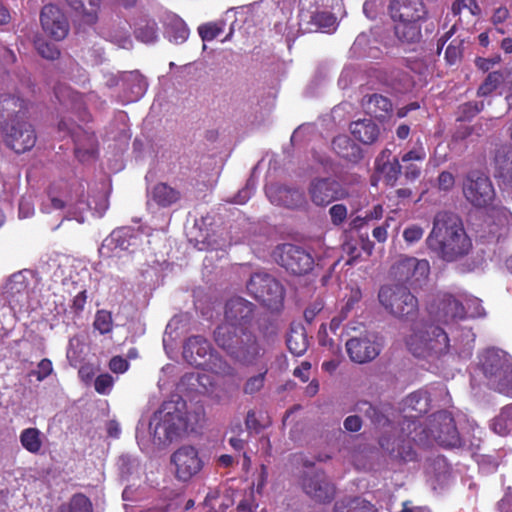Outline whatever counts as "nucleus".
Segmentation results:
<instances>
[{"label":"nucleus","mask_w":512,"mask_h":512,"mask_svg":"<svg viewBox=\"0 0 512 512\" xmlns=\"http://www.w3.org/2000/svg\"><path fill=\"white\" fill-rule=\"evenodd\" d=\"M463 337H464V344L463 348L458 349L455 346L456 352L462 356V357H468L471 355L472 348H473V342L475 340V335L471 332L469 329L463 330Z\"/></svg>","instance_id":"50"},{"label":"nucleus","mask_w":512,"mask_h":512,"mask_svg":"<svg viewBox=\"0 0 512 512\" xmlns=\"http://www.w3.org/2000/svg\"><path fill=\"white\" fill-rule=\"evenodd\" d=\"M360 298H361L360 290L359 289H352L350 291V295H349L348 299L346 300V303L343 306L342 310H344L345 313H347L348 311H350L352 309L354 304L357 303L360 300Z\"/></svg>","instance_id":"62"},{"label":"nucleus","mask_w":512,"mask_h":512,"mask_svg":"<svg viewBox=\"0 0 512 512\" xmlns=\"http://www.w3.org/2000/svg\"><path fill=\"white\" fill-rule=\"evenodd\" d=\"M123 82L127 89V101L133 102L139 100L147 90L145 78L137 71L123 74Z\"/></svg>","instance_id":"29"},{"label":"nucleus","mask_w":512,"mask_h":512,"mask_svg":"<svg viewBox=\"0 0 512 512\" xmlns=\"http://www.w3.org/2000/svg\"><path fill=\"white\" fill-rule=\"evenodd\" d=\"M37 50L39 54L46 58V59H55L59 55V51L56 48L55 45L44 43V42H38L37 43Z\"/></svg>","instance_id":"56"},{"label":"nucleus","mask_w":512,"mask_h":512,"mask_svg":"<svg viewBox=\"0 0 512 512\" xmlns=\"http://www.w3.org/2000/svg\"><path fill=\"white\" fill-rule=\"evenodd\" d=\"M287 347L295 356L303 355L308 348V340L303 328L292 329L287 337Z\"/></svg>","instance_id":"35"},{"label":"nucleus","mask_w":512,"mask_h":512,"mask_svg":"<svg viewBox=\"0 0 512 512\" xmlns=\"http://www.w3.org/2000/svg\"><path fill=\"white\" fill-rule=\"evenodd\" d=\"M344 427L351 432H357L361 428V419L358 416H349L344 421Z\"/></svg>","instance_id":"63"},{"label":"nucleus","mask_w":512,"mask_h":512,"mask_svg":"<svg viewBox=\"0 0 512 512\" xmlns=\"http://www.w3.org/2000/svg\"><path fill=\"white\" fill-rule=\"evenodd\" d=\"M430 401V395L426 390L411 393L406 398V409L414 411L416 414L407 412L403 422V431H406L408 437L419 445L437 443L444 447H456L460 443L459 434L454 420L448 412L441 411L432 415L425 426L415 420L418 415L428 411Z\"/></svg>","instance_id":"1"},{"label":"nucleus","mask_w":512,"mask_h":512,"mask_svg":"<svg viewBox=\"0 0 512 512\" xmlns=\"http://www.w3.org/2000/svg\"><path fill=\"white\" fill-rule=\"evenodd\" d=\"M137 38L144 43H153L157 39V29L155 23H148L137 31Z\"/></svg>","instance_id":"46"},{"label":"nucleus","mask_w":512,"mask_h":512,"mask_svg":"<svg viewBox=\"0 0 512 512\" xmlns=\"http://www.w3.org/2000/svg\"><path fill=\"white\" fill-rule=\"evenodd\" d=\"M53 371L52 362L49 359H42L35 371L32 372L38 381H43Z\"/></svg>","instance_id":"53"},{"label":"nucleus","mask_w":512,"mask_h":512,"mask_svg":"<svg viewBox=\"0 0 512 512\" xmlns=\"http://www.w3.org/2000/svg\"><path fill=\"white\" fill-rule=\"evenodd\" d=\"M129 363L126 359L116 356L110 360L109 368L114 373H124L128 370Z\"/></svg>","instance_id":"59"},{"label":"nucleus","mask_w":512,"mask_h":512,"mask_svg":"<svg viewBox=\"0 0 512 512\" xmlns=\"http://www.w3.org/2000/svg\"><path fill=\"white\" fill-rule=\"evenodd\" d=\"M482 370L499 392L512 395V358L501 349H487L481 356Z\"/></svg>","instance_id":"9"},{"label":"nucleus","mask_w":512,"mask_h":512,"mask_svg":"<svg viewBox=\"0 0 512 512\" xmlns=\"http://www.w3.org/2000/svg\"><path fill=\"white\" fill-rule=\"evenodd\" d=\"M275 261L293 274L309 272L313 266V258L301 247L284 244L274 251Z\"/></svg>","instance_id":"18"},{"label":"nucleus","mask_w":512,"mask_h":512,"mask_svg":"<svg viewBox=\"0 0 512 512\" xmlns=\"http://www.w3.org/2000/svg\"><path fill=\"white\" fill-rule=\"evenodd\" d=\"M180 199V193L173 187L165 184L158 183L155 185L150 194L148 204L154 202L160 207H168L176 203Z\"/></svg>","instance_id":"28"},{"label":"nucleus","mask_w":512,"mask_h":512,"mask_svg":"<svg viewBox=\"0 0 512 512\" xmlns=\"http://www.w3.org/2000/svg\"><path fill=\"white\" fill-rule=\"evenodd\" d=\"M365 110L376 118H383L392 109L390 100L381 95H371L363 99Z\"/></svg>","instance_id":"33"},{"label":"nucleus","mask_w":512,"mask_h":512,"mask_svg":"<svg viewBox=\"0 0 512 512\" xmlns=\"http://www.w3.org/2000/svg\"><path fill=\"white\" fill-rule=\"evenodd\" d=\"M496 176L508 187H512V148L499 149L495 156Z\"/></svg>","instance_id":"26"},{"label":"nucleus","mask_w":512,"mask_h":512,"mask_svg":"<svg viewBox=\"0 0 512 512\" xmlns=\"http://www.w3.org/2000/svg\"><path fill=\"white\" fill-rule=\"evenodd\" d=\"M381 305L395 317H409L416 314L417 298L403 286H383L378 294Z\"/></svg>","instance_id":"12"},{"label":"nucleus","mask_w":512,"mask_h":512,"mask_svg":"<svg viewBox=\"0 0 512 512\" xmlns=\"http://www.w3.org/2000/svg\"><path fill=\"white\" fill-rule=\"evenodd\" d=\"M376 170L388 184L393 185L401 173L402 166L399 160L393 157L392 161L381 164Z\"/></svg>","instance_id":"39"},{"label":"nucleus","mask_w":512,"mask_h":512,"mask_svg":"<svg viewBox=\"0 0 512 512\" xmlns=\"http://www.w3.org/2000/svg\"><path fill=\"white\" fill-rule=\"evenodd\" d=\"M141 241L140 233L135 229L122 227L114 230L103 240L99 254L103 259H121L134 252Z\"/></svg>","instance_id":"11"},{"label":"nucleus","mask_w":512,"mask_h":512,"mask_svg":"<svg viewBox=\"0 0 512 512\" xmlns=\"http://www.w3.org/2000/svg\"><path fill=\"white\" fill-rule=\"evenodd\" d=\"M350 131L357 140L364 144L373 143L379 136V128L371 118L352 122Z\"/></svg>","instance_id":"27"},{"label":"nucleus","mask_w":512,"mask_h":512,"mask_svg":"<svg viewBox=\"0 0 512 512\" xmlns=\"http://www.w3.org/2000/svg\"><path fill=\"white\" fill-rule=\"evenodd\" d=\"M57 98L62 102H71L72 104H76L78 99L80 98L79 94L72 91L68 87H59L55 92Z\"/></svg>","instance_id":"55"},{"label":"nucleus","mask_w":512,"mask_h":512,"mask_svg":"<svg viewBox=\"0 0 512 512\" xmlns=\"http://www.w3.org/2000/svg\"><path fill=\"white\" fill-rule=\"evenodd\" d=\"M430 250L441 259L452 262L460 259L472 248L460 219L451 213H438L433 228L426 239Z\"/></svg>","instance_id":"3"},{"label":"nucleus","mask_w":512,"mask_h":512,"mask_svg":"<svg viewBox=\"0 0 512 512\" xmlns=\"http://www.w3.org/2000/svg\"><path fill=\"white\" fill-rule=\"evenodd\" d=\"M166 34L170 42L181 44L187 40L189 29L182 19L172 16L167 24Z\"/></svg>","instance_id":"34"},{"label":"nucleus","mask_w":512,"mask_h":512,"mask_svg":"<svg viewBox=\"0 0 512 512\" xmlns=\"http://www.w3.org/2000/svg\"><path fill=\"white\" fill-rule=\"evenodd\" d=\"M66 3L79 13L86 23L93 24L97 20L100 0H65Z\"/></svg>","instance_id":"31"},{"label":"nucleus","mask_w":512,"mask_h":512,"mask_svg":"<svg viewBox=\"0 0 512 512\" xmlns=\"http://www.w3.org/2000/svg\"><path fill=\"white\" fill-rule=\"evenodd\" d=\"M303 489L309 497L319 503L330 502L335 492L333 485L327 481L323 473L305 477Z\"/></svg>","instance_id":"24"},{"label":"nucleus","mask_w":512,"mask_h":512,"mask_svg":"<svg viewBox=\"0 0 512 512\" xmlns=\"http://www.w3.org/2000/svg\"><path fill=\"white\" fill-rule=\"evenodd\" d=\"M335 512H376L373 505L361 498L338 502Z\"/></svg>","instance_id":"38"},{"label":"nucleus","mask_w":512,"mask_h":512,"mask_svg":"<svg viewBox=\"0 0 512 512\" xmlns=\"http://www.w3.org/2000/svg\"><path fill=\"white\" fill-rule=\"evenodd\" d=\"M455 184V179L452 173L443 171L438 177V187L440 190L448 191Z\"/></svg>","instance_id":"58"},{"label":"nucleus","mask_w":512,"mask_h":512,"mask_svg":"<svg viewBox=\"0 0 512 512\" xmlns=\"http://www.w3.org/2000/svg\"><path fill=\"white\" fill-rule=\"evenodd\" d=\"M252 314V304L241 297L230 299L225 308V322L218 326L214 335L215 341L220 347H230L226 337L232 333L248 329V323Z\"/></svg>","instance_id":"10"},{"label":"nucleus","mask_w":512,"mask_h":512,"mask_svg":"<svg viewBox=\"0 0 512 512\" xmlns=\"http://www.w3.org/2000/svg\"><path fill=\"white\" fill-rule=\"evenodd\" d=\"M312 23L319 29L325 32H331L336 29L337 19L330 12L321 11L315 12L311 16Z\"/></svg>","instance_id":"40"},{"label":"nucleus","mask_w":512,"mask_h":512,"mask_svg":"<svg viewBox=\"0 0 512 512\" xmlns=\"http://www.w3.org/2000/svg\"><path fill=\"white\" fill-rule=\"evenodd\" d=\"M503 81L502 74L498 72L490 73L484 83L479 87L478 93L482 96L493 92Z\"/></svg>","instance_id":"43"},{"label":"nucleus","mask_w":512,"mask_h":512,"mask_svg":"<svg viewBox=\"0 0 512 512\" xmlns=\"http://www.w3.org/2000/svg\"><path fill=\"white\" fill-rule=\"evenodd\" d=\"M41 24L44 31L54 40H62L68 33L67 20L55 5L44 6L41 12Z\"/></svg>","instance_id":"22"},{"label":"nucleus","mask_w":512,"mask_h":512,"mask_svg":"<svg viewBox=\"0 0 512 512\" xmlns=\"http://www.w3.org/2000/svg\"><path fill=\"white\" fill-rule=\"evenodd\" d=\"M393 271L398 280L405 282L413 289H419L428 282L430 264L425 259L404 257L394 265Z\"/></svg>","instance_id":"15"},{"label":"nucleus","mask_w":512,"mask_h":512,"mask_svg":"<svg viewBox=\"0 0 512 512\" xmlns=\"http://www.w3.org/2000/svg\"><path fill=\"white\" fill-rule=\"evenodd\" d=\"M424 234V229L417 225L413 224L406 227L403 231V238L408 244H413L418 242Z\"/></svg>","instance_id":"48"},{"label":"nucleus","mask_w":512,"mask_h":512,"mask_svg":"<svg viewBox=\"0 0 512 512\" xmlns=\"http://www.w3.org/2000/svg\"><path fill=\"white\" fill-rule=\"evenodd\" d=\"M44 435L34 427H29L21 431L19 441L22 447L31 454H39L43 447Z\"/></svg>","instance_id":"32"},{"label":"nucleus","mask_w":512,"mask_h":512,"mask_svg":"<svg viewBox=\"0 0 512 512\" xmlns=\"http://www.w3.org/2000/svg\"><path fill=\"white\" fill-rule=\"evenodd\" d=\"M71 512H92V504L90 500L82 495H75L70 502Z\"/></svg>","instance_id":"45"},{"label":"nucleus","mask_w":512,"mask_h":512,"mask_svg":"<svg viewBox=\"0 0 512 512\" xmlns=\"http://www.w3.org/2000/svg\"><path fill=\"white\" fill-rule=\"evenodd\" d=\"M199 34L203 41H211L224 30L223 22L208 23L199 27Z\"/></svg>","instance_id":"42"},{"label":"nucleus","mask_w":512,"mask_h":512,"mask_svg":"<svg viewBox=\"0 0 512 512\" xmlns=\"http://www.w3.org/2000/svg\"><path fill=\"white\" fill-rule=\"evenodd\" d=\"M248 292L270 309H278L283 301L284 293L280 283L264 272H256L247 284Z\"/></svg>","instance_id":"13"},{"label":"nucleus","mask_w":512,"mask_h":512,"mask_svg":"<svg viewBox=\"0 0 512 512\" xmlns=\"http://www.w3.org/2000/svg\"><path fill=\"white\" fill-rule=\"evenodd\" d=\"M406 345L413 355L427 359L439 358L451 349L447 333L433 325L413 329L406 338Z\"/></svg>","instance_id":"6"},{"label":"nucleus","mask_w":512,"mask_h":512,"mask_svg":"<svg viewBox=\"0 0 512 512\" xmlns=\"http://www.w3.org/2000/svg\"><path fill=\"white\" fill-rule=\"evenodd\" d=\"M347 353L352 361L364 363L374 359L380 352V345L376 337L367 334L359 338H351L346 343Z\"/></svg>","instance_id":"21"},{"label":"nucleus","mask_w":512,"mask_h":512,"mask_svg":"<svg viewBox=\"0 0 512 512\" xmlns=\"http://www.w3.org/2000/svg\"><path fill=\"white\" fill-rule=\"evenodd\" d=\"M195 416L187 414L186 403L178 398L164 402L156 411L149 423V435H146V426L140 423L137 426L136 438L140 445H146L148 441L156 445H166L187 432Z\"/></svg>","instance_id":"2"},{"label":"nucleus","mask_w":512,"mask_h":512,"mask_svg":"<svg viewBox=\"0 0 512 512\" xmlns=\"http://www.w3.org/2000/svg\"><path fill=\"white\" fill-rule=\"evenodd\" d=\"M435 317L443 323H450L457 319L465 317V306L463 303L452 295L444 294L439 299Z\"/></svg>","instance_id":"25"},{"label":"nucleus","mask_w":512,"mask_h":512,"mask_svg":"<svg viewBox=\"0 0 512 512\" xmlns=\"http://www.w3.org/2000/svg\"><path fill=\"white\" fill-rule=\"evenodd\" d=\"M329 215L334 225H340L347 217V208L343 204H335L329 209Z\"/></svg>","instance_id":"51"},{"label":"nucleus","mask_w":512,"mask_h":512,"mask_svg":"<svg viewBox=\"0 0 512 512\" xmlns=\"http://www.w3.org/2000/svg\"><path fill=\"white\" fill-rule=\"evenodd\" d=\"M114 384V378L109 374L99 375L95 380V390L99 394H109Z\"/></svg>","instance_id":"47"},{"label":"nucleus","mask_w":512,"mask_h":512,"mask_svg":"<svg viewBox=\"0 0 512 512\" xmlns=\"http://www.w3.org/2000/svg\"><path fill=\"white\" fill-rule=\"evenodd\" d=\"M23 107L19 98L8 96L0 100V131L5 135L7 145L17 153L31 149L36 141L31 125L18 119L17 113Z\"/></svg>","instance_id":"4"},{"label":"nucleus","mask_w":512,"mask_h":512,"mask_svg":"<svg viewBox=\"0 0 512 512\" xmlns=\"http://www.w3.org/2000/svg\"><path fill=\"white\" fill-rule=\"evenodd\" d=\"M32 284H34L32 272L24 270L13 274L5 285V299L17 317L29 313L38 303L31 288Z\"/></svg>","instance_id":"8"},{"label":"nucleus","mask_w":512,"mask_h":512,"mask_svg":"<svg viewBox=\"0 0 512 512\" xmlns=\"http://www.w3.org/2000/svg\"><path fill=\"white\" fill-rule=\"evenodd\" d=\"M63 208H67L69 215H71L79 223H83L85 218L82 213L86 208L93 209L94 214H96L98 217H101L108 208V200L105 195H102L99 202L95 203L94 207H91L90 203H85L83 200L78 198L76 199L73 196H69V198L64 199L62 195L58 196L50 194L48 202H44L41 207L42 211L45 213L62 210Z\"/></svg>","instance_id":"14"},{"label":"nucleus","mask_w":512,"mask_h":512,"mask_svg":"<svg viewBox=\"0 0 512 512\" xmlns=\"http://www.w3.org/2000/svg\"><path fill=\"white\" fill-rule=\"evenodd\" d=\"M94 327L101 334H105L111 331L112 328V318L110 313L106 311H99L96 314Z\"/></svg>","instance_id":"44"},{"label":"nucleus","mask_w":512,"mask_h":512,"mask_svg":"<svg viewBox=\"0 0 512 512\" xmlns=\"http://www.w3.org/2000/svg\"><path fill=\"white\" fill-rule=\"evenodd\" d=\"M402 169H404L405 177L411 180H415L419 177L421 168L414 162L402 163Z\"/></svg>","instance_id":"60"},{"label":"nucleus","mask_w":512,"mask_h":512,"mask_svg":"<svg viewBox=\"0 0 512 512\" xmlns=\"http://www.w3.org/2000/svg\"><path fill=\"white\" fill-rule=\"evenodd\" d=\"M264 377L265 373L250 377L244 386L245 393L253 394L259 391L264 385Z\"/></svg>","instance_id":"52"},{"label":"nucleus","mask_w":512,"mask_h":512,"mask_svg":"<svg viewBox=\"0 0 512 512\" xmlns=\"http://www.w3.org/2000/svg\"><path fill=\"white\" fill-rule=\"evenodd\" d=\"M266 195L272 204L287 208H298L305 203L303 192L278 184L268 185Z\"/></svg>","instance_id":"23"},{"label":"nucleus","mask_w":512,"mask_h":512,"mask_svg":"<svg viewBox=\"0 0 512 512\" xmlns=\"http://www.w3.org/2000/svg\"><path fill=\"white\" fill-rule=\"evenodd\" d=\"M426 158V151L423 143L418 139L408 152L404 153L401 157V162L406 164L408 162H422Z\"/></svg>","instance_id":"41"},{"label":"nucleus","mask_w":512,"mask_h":512,"mask_svg":"<svg viewBox=\"0 0 512 512\" xmlns=\"http://www.w3.org/2000/svg\"><path fill=\"white\" fill-rule=\"evenodd\" d=\"M255 189V182L250 179L246 186L238 192V194L234 197L233 202L236 204H245L252 195V192Z\"/></svg>","instance_id":"54"},{"label":"nucleus","mask_w":512,"mask_h":512,"mask_svg":"<svg viewBox=\"0 0 512 512\" xmlns=\"http://www.w3.org/2000/svg\"><path fill=\"white\" fill-rule=\"evenodd\" d=\"M463 194L474 206L485 207L494 200L495 190L488 176L474 171L467 175L463 183Z\"/></svg>","instance_id":"16"},{"label":"nucleus","mask_w":512,"mask_h":512,"mask_svg":"<svg viewBox=\"0 0 512 512\" xmlns=\"http://www.w3.org/2000/svg\"><path fill=\"white\" fill-rule=\"evenodd\" d=\"M491 428L501 436L512 434V405L501 410L499 415L493 419Z\"/></svg>","instance_id":"36"},{"label":"nucleus","mask_w":512,"mask_h":512,"mask_svg":"<svg viewBox=\"0 0 512 512\" xmlns=\"http://www.w3.org/2000/svg\"><path fill=\"white\" fill-rule=\"evenodd\" d=\"M334 151L342 158L357 162L361 158V149L346 135H339L332 142Z\"/></svg>","instance_id":"30"},{"label":"nucleus","mask_w":512,"mask_h":512,"mask_svg":"<svg viewBox=\"0 0 512 512\" xmlns=\"http://www.w3.org/2000/svg\"><path fill=\"white\" fill-rule=\"evenodd\" d=\"M310 363L303 362L298 368L294 370V375L299 377L303 382L309 379Z\"/></svg>","instance_id":"64"},{"label":"nucleus","mask_w":512,"mask_h":512,"mask_svg":"<svg viewBox=\"0 0 512 512\" xmlns=\"http://www.w3.org/2000/svg\"><path fill=\"white\" fill-rule=\"evenodd\" d=\"M461 56L460 44L453 41L445 51V58L449 64H454Z\"/></svg>","instance_id":"57"},{"label":"nucleus","mask_w":512,"mask_h":512,"mask_svg":"<svg viewBox=\"0 0 512 512\" xmlns=\"http://www.w3.org/2000/svg\"><path fill=\"white\" fill-rule=\"evenodd\" d=\"M183 357L195 367H202L222 377L233 376L234 369L222 358L211 352L209 342L201 337L194 336L189 338L183 349Z\"/></svg>","instance_id":"7"},{"label":"nucleus","mask_w":512,"mask_h":512,"mask_svg":"<svg viewBox=\"0 0 512 512\" xmlns=\"http://www.w3.org/2000/svg\"><path fill=\"white\" fill-rule=\"evenodd\" d=\"M311 201L317 206H325L334 200L347 196L345 189L332 179H314L309 186Z\"/></svg>","instance_id":"20"},{"label":"nucleus","mask_w":512,"mask_h":512,"mask_svg":"<svg viewBox=\"0 0 512 512\" xmlns=\"http://www.w3.org/2000/svg\"><path fill=\"white\" fill-rule=\"evenodd\" d=\"M234 501L229 495L220 497L217 491H210L204 500L206 512H225V510L233 505Z\"/></svg>","instance_id":"37"},{"label":"nucleus","mask_w":512,"mask_h":512,"mask_svg":"<svg viewBox=\"0 0 512 512\" xmlns=\"http://www.w3.org/2000/svg\"><path fill=\"white\" fill-rule=\"evenodd\" d=\"M391 18L395 22V34L403 42H415L421 36L420 22L426 10L421 0H393Z\"/></svg>","instance_id":"5"},{"label":"nucleus","mask_w":512,"mask_h":512,"mask_svg":"<svg viewBox=\"0 0 512 512\" xmlns=\"http://www.w3.org/2000/svg\"><path fill=\"white\" fill-rule=\"evenodd\" d=\"M171 463L178 480L188 481L198 474L203 463L198 451L192 446H182L171 456Z\"/></svg>","instance_id":"19"},{"label":"nucleus","mask_w":512,"mask_h":512,"mask_svg":"<svg viewBox=\"0 0 512 512\" xmlns=\"http://www.w3.org/2000/svg\"><path fill=\"white\" fill-rule=\"evenodd\" d=\"M465 303V315L467 314L470 317H480L484 315V309L481 305V301L478 298H466Z\"/></svg>","instance_id":"49"},{"label":"nucleus","mask_w":512,"mask_h":512,"mask_svg":"<svg viewBox=\"0 0 512 512\" xmlns=\"http://www.w3.org/2000/svg\"><path fill=\"white\" fill-rule=\"evenodd\" d=\"M230 347H222L234 359L243 364H252L262 354L263 349L257 343L255 337L248 332V329L232 333L226 337Z\"/></svg>","instance_id":"17"},{"label":"nucleus","mask_w":512,"mask_h":512,"mask_svg":"<svg viewBox=\"0 0 512 512\" xmlns=\"http://www.w3.org/2000/svg\"><path fill=\"white\" fill-rule=\"evenodd\" d=\"M34 213V205L28 199H22L19 203V217L22 219L29 218Z\"/></svg>","instance_id":"61"}]
</instances>
